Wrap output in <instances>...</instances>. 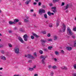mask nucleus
<instances>
[{
    "label": "nucleus",
    "mask_w": 76,
    "mask_h": 76,
    "mask_svg": "<svg viewBox=\"0 0 76 76\" xmlns=\"http://www.w3.org/2000/svg\"><path fill=\"white\" fill-rule=\"evenodd\" d=\"M47 56H44V55H42L40 57V58L41 59H42L41 60V62L42 64H44V66H45V61H44L45 60V58H47Z\"/></svg>",
    "instance_id": "obj_1"
},
{
    "label": "nucleus",
    "mask_w": 76,
    "mask_h": 76,
    "mask_svg": "<svg viewBox=\"0 0 76 76\" xmlns=\"http://www.w3.org/2000/svg\"><path fill=\"white\" fill-rule=\"evenodd\" d=\"M14 51L16 54L19 53V48L18 47H15L14 48Z\"/></svg>",
    "instance_id": "obj_2"
},
{
    "label": "nucleus",
    "mask_w": 76,
    "mask_h": 76,
    "mask_svg": "<svg viewBox=\"0 0 76 76\" xmlns=\"http://www.w3.org/2000/svg\"><path fill=\"white\" fill-rule=\"evenodd\" d=\"M67 34H69L70 35H73V32L71 31V30L70 29L69 27H68L67 28Z\"/></svg>",
    "instance_id": "obj_3"
},
{
    "label": "nucleus",
    "mask_w": 76,
    "mask_h": 76,
    "mask_svg": "<svg viewBox=\"0 0 76 76\" xmlns=\"http://www.w3.org/2000/svg\"><path fill=\"white\" fill-rule=\"evenodd\" d=\"M45 12V11L44 10L40 9L39 11V13L40 15H42V13H44Z\"/></svg>",
    "instance_id": "obj_4"
},
{
    "label": "nucleus",
    "mask_w": 76,
    "mask_h": 76,
    "mask_svg": "<svg viewBox=\"0 0 76 76\" xmlns=\"http://www.w3.org/2000/svg\"><path fill=\"white\" fill-rule=\"evenodd\" d=\"M28 58H30L31 59H35V57L30 54L28 55Z\"/></svg>",
    "instance_id": "obj_5"
},
{
    "label": "nucleus",
    "mask_w": 76,
    "mask_h": 76,
    "mask_svg": "<svg viewBox=\"0 0 76 76\" xmlns=\"http://www.w3.org/2000/svg\"><path fill=\"white\" fill-rule=\"evenodd\" d=\"M23 38H24V41H28V39H27V38H28V36H27V34H25L23 36Z\"/></svg>",
    "instance_id": "obj_6"
},
{
    "label": "nucleus",
    "mask_w": 76,
    "mask_h": 76,
    "mask_svg": "<svg viewBox=\"0 0 76 76\" xmlns=\"http://www.w3.org/2000/svg\"><path fill=\"white\" fill-rule=\"evenodd\" d=\"M52 12L53 13H56L57 12V11L56 10V7H52Z\"/></svg>",
    "instance_id": "obj_7"
},
{
    "label": "nucleus",
    "mask_w": 76,
    "mask_h": 76,
    "mask_svg": "<svg viewBox=\"0 0 76 76\" xmlns=\"http://www.w3.org/2000/svg\"><path fill=\"white\" fill-rule=\"evenodd\" d=\"M41 42L42 43V45H43V46H45V41L43 39H42L41 40Z\"/></svg>",
    "instance_id": "obj_8"
},
{
    "label": "nucleus",
    "mask_w": 76,
    "mask_h": 76,
    "mask_svg": "<svg viewBox=\"0 0 76 76\" xmlns=\"http://www.w3.org/2000/svg\"><path fill=\"white\" fill-rule=\"evenodd\" d=\"M18 39L22 43H23V40H22V38L21 37H18Z\"/></svg>",
    "instance_id": "obj_9"
},
{
    "label": "nucleus",
    "mask_w": 76,
    "mask_h": 76,
    "mask_svg": "<svg viewBox=\"0 0 76 76\" xmlns=\"http://www.w3.org/2000/svg\"><path fill=\"white\" fill-rule=\"evenodd\" d=\"M0 58L2 60H6V58L5 57V56H0Z\"/></svg>",
    "instance_id": "obj_10"
},
{
    "label": "nucleus",
    "mask_w": 76,
    "mask_h": 76,
    "mask_svg": "<svg viewBox=\"0 0 76 76\" xmlns=\"http://www.w3.org/2000/svg\"><path fill=\"white\" fill-rule=\"evenodd\" d=\"M61 69H64V70H67V68L66 66H64L62 67H61Z\"/></svg>",
    "instance_id": "obj_11"
},
{
    "label": "nucleus",
    "mask_w": 76,
    "mask_h": 76,
    "mask_svg": "<svg viewBox=\"0 0 76 76\" xmlns=\"http://www.w3.org/2000/svg\"><path fill=\"white\" fill-rule=\"evenodd\" d=\"M31 1V0H27L25 2V4H26L28 5L29 3H30Z\"/></svg>",
    "instance_id": "obj_12"
},
{
    "label": "nucleus",
    "mask_w": 76,
    "mask_h": 76,
    "mask_svg": "<svg viewBox=\"0 0 76 76\" xmlns=\"http://www.w3.org/2000/svg\"><path fill=\"white\" fill-rule=\"evenodd\" d=\"M63 31L64 32L65 31V29H66V26L64 24L63 25Z\"/></svg>",
    "instance_id": "obj_13"
},
{
    "label": "nucleus",
    "mask_w": 76,
    "mask_h": 76,
    "mask_svg": "<svg viewBox=\"0 0 76 76\" xmlns=\"http://www.w3.org/2000/svg\"><path fill=\"white\" fill-rule=\"evenodd\" d=\"M32 34L34 37H35L36 38H38V35H37L35 33H34L32 32Z\"/></svg>",
    "instance_id": "obj_14"
},
{
    "label": "nucleus",
    "mask_w": 76,
    "mask_h": 76,
    "mask_svg": "<svg viewBox=\"0 0 76 76\" xmlns=\"http://www.w3.org/2000/svg\"><path fill=\"white\" fill-rule=\"evenodd\" d=\"M68 8H69V5L68 4H67L66 5V6L64 7V10H66V9H67Z\"/></svg>",
    "instance_id": "obj_15"
},
{
    "label": "nucleus",
    "mask_w": 76,
    "mask_h": 76,
    "mask_svg": "<svg viewBox=\"0 0 76 76\" xmlns=\"http://www.w3.org/2000/svg\"><path fill=\"white\" fill-rule=\"evenodd\" d=\"M24 22H26V23H28L29 22V20L28 19H25L24 20Z\"/></svg>",
    "instance_id": "obj_16"
},
{
    "label": "nucleus",
    "mask_w": 76,
    "mask_h": 76,
    "mask_svg": "<svg viewBox=\"0 0 76 76\" xmlns=\"http://www.w3.org/2000/svg\"><path fill=\"white\" fill-rule=\"evenodd\" d=\"M57 23L56 24V26L57 27L58 26H59V20H58L57 21Z\"/></svg>",
    "instance_id": "obj_17"
},
{
    "label": "nucleus",
    "mask_w": 76,
    "mask_h": 76,
    "mask_svg": "<svg viewBox=\"0 0 76 76\" xmlns=\"http://www.w3.org/2000/svg\"><path fill=\"white\" fill-rule=\"evenodd\" d=\"M9 23L10 25H12V24H15V22H12L11 21H9Z\"/></svg>",
    "instance_id": "obj_18"
},
{
    "label": "nucleus",
    "mask_w": 76,
    "mask_h": 76,
    "mask_svg": "<svg viewBox=\"0 0 76 76\" xmlns=\"http://www.w3.org/2000/svg\"><path fill=\"white\" fill-rule=\"evenodd\" d=\"M19 21V20L18 19H16L14 20V22H15V23H17V22H18Z\"/></svg>",
    "instance_id": "obj_19"
},
{
    "label": "nucleus",
    "mask_w": 76,
    "mask_h": 76,
    "mask_svg": "<svg viewBox=\"0 0 76 76\" xmlns=\"http://www.w3.org/2000/svg\"><path fill=\"white\" fill-rule=\"evenodd\" d=\"M66 48L67 50H72V48L70 47H66Z\"/></svg>",
    "instance_id": "obj_20"
},
{
    "label": "nucleus",
    "mask_w": 76,
    "mask_h": 76,
    "mask_svg": "<svg viewBox=\"0 0 76 76\" xmlns=\"http://www.w3.org/2000/svg\"><path fill=\"white\" fill-rule=\"evenodd\" d=\"M57 39V37L56 36H54V40H55V41H56Z\"/></svg>",
    "instance_id": "obj_21"
},
{
    "label": "nucleus",
    "mask_w": 76,
    "mask_h": 76,
    "mask_svg": "<svg viewBox=\"0 0 76 76\" xmlns=\"http://www.w3.org/2000/svg\"><path fill=\"white\" fill-rule=\"evenodd\" d=\"M55 53L56 55H58V54H59V52L57 51H55Z\"/></svg>",
    "instance_id": "obj_22"
},
{
    "label": "nucleus",
    "mask_w": 76,
    "mask_h": 76,
    "mask_svg": "<svg viewBox=\"0 0 76 76\" xmlns=\"http://www.w3.org/2000/svg\"><path fill=\"white\" fill-rule=\"evenodd\" d=\"M34 68H29V70L30 71H33V70H34Z\"/></svg>",
    "instance_id": "obj_23"
},
{
    "label": "nucleus",
    "mask_w": 76,
    "mask_h": 76,
    "mask_svg": "<svg viewBox=\"0 0 76 76\" xmlns=\"http://www.w3.org/2000/svg\"><path fill=\"white\" fill-rule=\"evenodd\" d=\"M52 68L53 69H56V68H57V67L56 66L54 65V66H53L52 67Z\"/></svg>",
    "instance_id": "obj_24"
},
{
    "label": "nucleus",
    "mask_w": 76,
    "mask_h": 76,
    "mask_svg": "<svg viewBox=\"0 0 76 76\" xmlns=\"http://www.w3.org/2000/svg\"><path fill=\"white\" fill-rule=\"evenodd\" d=\"M48 14L50 16H51V13L49 11L48 12Z\"/></svg>",
    "instance_id": "obj_25"
},
{
    "label": "nucleus",
    "mask_w": 76,
    "mask_h": 76,
    "mask_svg": "<svg viewBox=\"0 0 76 76\" xmlns=\"http://www.w3.org/2000/svg\"><path fill=\"white\" fill-rule=\"evenodd\" d=\"M39 53H40V54H42L43 53V51H42V50H39Z\"/></svg>",
    "instance_id": "obj_26"
},
{
    "label": "nucleus",
    "mask_w": 76,
    "mask_h": 76,
    "mask_svg": "<svg viewBox=\"0 0 76 76\" xmlns=\"http://www.w3.org/2000/svg\"><path fill=\"white\" fill-rule=\"evenodd\" d=\"M74 47L76 46V40L74 41Z\"/></svg>",
    "instance_id": "obj_27"
},
{
    "label": "nucleus",
    "mask_w": 76,
    "mask_h": 76,
    "mask_svg": "<svg viewBox=\"0 0 76 76\" xmlns=\"http://www.w3.org/2000/svg\"><path fill=\"white\" fill-rule=\"evenodd\" d=\"M53 48V47L52 46H49L48 47V49L50 50H51Z\"/></svg>",
    "instance_id": "obj_28"
},
{
    "label": "nucleus",
    "mask_w": 76,
    "mask_h": 76,
    "mask_svg": "<svg viewBox=\"0 0 76 76\" xmlns=\"http://www.w3.org/2000/svg\"><path fill=\"white\" fill-rule=\"evenodd\" d=\"M44 16L45 19H47L48 17H47V14H45L44 15Z\"/></svg>",
    "instance_id": "obj_29"
},
{
    "label": "nucleus",
    "mask_w": 76,
    "mask_h": 76,
    "mask_svg": "<svg viewBox=\"0 0 76 76\" xmlns=\"http://www.w3.org/2000/svg\"><path fill=\"white\" fill-rule=\"evenodd\" d=\"M59 1V0H53V2L54 3H55L56 1Z\"/></svg>",
    "instance_id": "obj_30"
},
{
    "label": "nucleus",
    "mask_w": 76,
    "mask_h": 76,
    "mask_svg": "<svg viewBox=\"0 0 76 76\" xmlns=\"http://www.w3.org/2000/svg\"><path fill=\"white\" fill-rule=\"evenodd\" d=\"M34 57H37V53L36 52H34Z\"/></svg>",
    "instance_id": "obj_31"
},
{
    "label": "nucleus",
    "mask_w": 76,
    "mask_h": 76,
    "mask_svg": "<svg viewBox=\"0 0 76 76\" xmlns=\"http://www.w3.org/2000/svg\"><path fill=\"white\" fill-rule=\"evenodd\" d=\"M54 74V73H53V72H50V75L51 76H53V75Z\"/></svg>",
    "instance_id": "obj_32"
},
{
    "label": "nucleus",
    "mask_w": 76,
    "mask_h": 76,
    "mask_svg": "<svg viewBox=\"0 0 76 76\" xmlns=\"http://www.w3.org/2000/svg\"><path fill=\"white\" fill-rule=\"evenodd\" d=\"M51 67H52V66L51 65H49L48 66V68H49V69H51Z\"/></svg>",
    "instance_id": "obj_33"
},
{
    "label": "nucleus",
    "mask_w": 76,
    "mask_h": 76,
    "mask_svg": "<svg viewBox=\"0 0 76 76\" xmlns=\"http://www.w3.org/2000/svg\"><path fill=\"white\" fill-rule=\"evenodd\" d=\"M51 36V35L50 34L48 33L47 35V37H50Z\"/></svg>",
    "instance_id": "obj_34"
},
{
    "label": "nucleus",
    "mask_w": 76,
    "mask_h": 76,
    "mask_svg": "<svg viewBox=\"0 0 76 76\" xmlns=\"http://www.w3.org/2000/svg\"><path fill=\"white\" fill-rule=\"evenodd\" d=\"M48 41H52V40L51 39H48Z\"/></svg>",
    "instance_id": "obj_35"
},
{
    "label": "nucleus",
    "mask_w": 76,
    "mask_h": 76,
    "mask_svg": "<svg viewBox=\"0 0 76 76\" xmlns=\"http://www.w3.org/2000/svg\"><path fill=\"white\" fill-rule=\"evenodd\" d=\"M61 53H62V54H64V51L63 50H61Z\"/></svg>",
    "instance_id": "obj_36"
},
{
    "label": "nucleus",
    "mask_w": 76,
    "mask_h": 76,
    "mask_svg": "<svg viewBox=\"0 0 76 76\" xmlns=\"http://www.w3.org/2000/svg\"><path fill=\"white\" fill-rule=\"evenodd\" d=\"M26 19H29V17L28 16H26Z\"/></svg>",
    "instance_id": "obj_37"
},
{
    "label": "nucleus",
    "mask_w": 76,
    "mask_h": 76,
    "mask_svg": "<svg viewBox=\"0 0 76 76\" xmlns=\"http://www.w3.org/2000/svg\"><path fill=\"white\" fill-rule=\"evenodd\" d=\"M4 47V45L0 44V48Z\"/></svg>",
    "instance_id": "obj_38"
},
{
    "label": "nucleus",
    "mask_w": 76,
    "mask_h": 76,
    "mask_svg": "<svg viewBox=\"0 0 76 76\" xmlns=\"http://www.w3.org/2000/svg\"><path fill=\"white\" fill-rule=\"evenodd\" d=\"M8 45L9 47H12V45L11 44H10L9 43L8 44Z\"/></svg>",
    "instance_id": "obj_39"
},
{
    "label": "nucleus",
    "mask_w": 76,
    "mask_h": 76,
    "mask_svg": "<svg viewBox=\"0 0 76 76\" xmlns=\"http://www.w3.org/2000/svg\"><path fill=\"white\" fill-rule=\"evenodd\" d=\"M73 66L75 69H76V64H74Z\"/></svg>",
    "instance_id": "obj_40"
},
{
    "label": "nucleus",
    "mask_w": 76,
    "mask_h": 76,
    "mask_svg": "<svg viewBox=\"0 0 76 76\" xmlns=\"http://www.w3.org/2000/svg\"><path fill=\"white\" fill-rule=\"evenodd\" d=\"M32 60H30L28 61V63H32Z\"/></svg>",
    "instance_id": "obj_41"
},
{
    "label": "nucleus",
    "mask_w": 76,
    "mask_h": 76,
    "mask_svg": "<svg viewBox=\"0 0 76 76\" xmlns=\"http://www.w3.org/2000/svg\"><path fill=\"white\" fill-rule=\"evenodd\" d=\"M73 31H76V28L75 27L73 28Z\"/></svg>",
    "instance_id": "obj_42"
},
{
    "label": "nucleus",
    "mask_w": 76,
    "mask_h": 76,
    "mask_svg": "<svg viewBox=\"0 0 76 76\" xmlns=\"http://www.w3.org/2000/svg\"><path fill=\"white\" fill-rule=\"evenodd\" d=\"M49 27L50 28H51L52 27V23H50L49 24Z\"/></svg>",
    "instance_id": "obj_43"
},
{
    "label": "nucleus",
    "mask_w": 76,
    "mask_h": 76,
    "mask_svg": "<svg viewBox=\"0 0 76 76\" xmlns=\"http://www.w3.org/2000/svg\"><path fill=\"white\" fill-rule=\"evenodd\" d=\"M72 76H76V73H74L72 74Z\"/></svg>",
    "instance_id": "obj_44"
},
{
    "label": "nucleus",
    "mask_w": 76,
    "mask_h": 76,
    "mask_svg": "<svg viewBox=\"0 0 76 76\" xmlns=\"http://www.w3.org/2000/svg\"><path fill=\"white\" fill-rule=\"evenodd\" d=\"M72 38H73L74 39L75 38V35H72Z\"/></svg>",
    "instance_id": "obj_45"
},
{
    "label": "nucleus",
    "mask_w": 76,
    "mask_h": 76,
    "mask_svg": "<svg viewBox=\"0 0 76 76\" xmlns=\"http://www.w3.org/2000/svg\"><path fill=\"white\" fill-rule=\"evenodd\" d=\"M46 31H42V33L43 34H46Z\"/></svg>",
    "instance_id": "obj_46"
},
{
    "label": "nucleus",
    "mask_w": 76,
    "mask_h": 76,
    "mask_svg": "<svg viewBox=\"0 0 76 76\" xmlns=\"http://www.w3.org/2000/svg\"><path fill=\"white\" fill-rule=\"evenodd\" d=\"M31 39H34V37L33 36H31Z\"/></svg>",
    "instance_id": "obj_47"
},
{
    "label": "nucleus",
    "mask_w": 76,
    "mask_h": 76,
    "mask_svg": "<svg viewBox=\"0 0 76 76\" xmlns=\"http://www.w3.org/2000/svg\"><path fill=\"white\" fill-rule=\"evenodd\" d=\"M64 2H62V4L61 5V6H64Z\"/></svg>",
    "instance_id": "obj_48"
},
{
    "label": "nucleus",
    "mask_w": 76,
    "mask_h": 76,
    "mask_svg": "<svg viewBox=\"0 0 76 76\" xmlns=\"http://www.w3.org/2000/svg\"><path fill=\"white\" fill-rule=\"evenodd\" d=\"M41 3L40 2H39L38 3V5L40 6H41Z\"/></svg>",
    "instance_id": "obj_49"
},
{
    "label": "nucleus",
    "mask_w": 76,
    "mask_h": 76,
    "mask_svg": "<svg viewBox=\"0 0 76 76\" xmlns=\"http://www.w3.org/2000/svg\"><path fill=\"white\" fill-rule=\"evenodd\" d=\"M54 60L55 61H57V60L56 58H54Z\"/></svg>",
    "instance_id": "obj_50"
},
{
    "label": "nucleus",
    "mask_w": 76,
    "mask_h": 76,
    "mask_svg": "<svg viewBox=\"0 0 76 76\" xmlns=\"http://www.w3.org/2000/svg\"><path fill=\"white\" fill-rule=\"evenodd\" d=\"M13 76H20V75H14Z\"/></svg>",
    "instance_id": "obj_51"
},
{
    "label": "nucleus",
    "mask_w": 76,
    "mask_h": 76,
    "mask_svg": "<svg viewBox=\"0 0 76 76\" xmlns=\"http://www.w3.org/2000/svg\"><path fill=\"white\" fill-rule=\"evenodd\" d=\"M42 7L43 8H45V7H46L45 6L43 5L42 6Z\"/></svg>",
    "instance_id": "obj_52"
},
{
    "label": "nucleus",
    "mask_w": 76,
    "mask_h": 76,
    "mask_svg": "<svg viewBox=\"0 0 76 76\" xmlns=\"http://www.w3.org/2000/svg\"><path fill=\"white\" fill-rule=\"evenodd\" d=\"M52 5H53V4H52V3H50L49 4V6H50V7L52 6Z\"/></svg>",
    "instance_id": "obj_53"
},
{
    "label": "nucleus",
    "mask_w": 76,
    "mask_h": 76,
    "mask_svg": "<svg viewBox=\"0 0 76 76\" xmlns=\"http://www.w3.org/2000/svg\"><path fill=\"white\" fill-rule=\"evenodd\" d=\"M36 68V66H33V69H35Z\"/></svg>",
    "instance_id": "obj_54"
},
{
    "label": "nucleus",
    "mask_w": 76,
    "mask_h": 76,
    "mask_svg": "<svg viewBox=\"0 0 76 76\" xmlns=\"http://www.w3.org/2000/svg\"><path fill=\"white\" fill-rule=\"evenodd\" d=\"M44 51H47V50L45 48L44 49Z\"/></svg>",
    "instance_id": "obj_55"
},
{
    "label": "nucleus",
    "mask_w": 76,
    "mask_h": 76,
    "mask_svg": "<svg viewBox=\"0 0 76 76\" xmlns=\"http://www.w3.org/2000/svg\"><path fill=\"white\" fill-rule=\"evenodd\" d=\"M8 32L10 33H12V31L10 30V31H8Z\"/></svg>",
    "instance_id": "obj_56"
},
{
    "label": "nucleus",
    "mask_w": 76,
    "mask_h": 76,
    "mask_svg": "<svg viewBox=\"0 0 76 76\" xmlns=\"http://www.w3.org/2000/svg\"><path fill=\"white\" fill-rule=\"evenodd\" d=\"M38 76V75L37 74H35L34 75V76Z\"/></svg>",
    "instance_id": "obj_57"
},
{
    "label": "nucleus",
    "mask_w": 76,
    "mask_h": 76,
    "mask_svg": "<svg viewBox=\"0 0 76 76\" xmlns=\"http://www.w3.org/2000/svg\"><path fill=\"white\" fill-rule=\"evenodd\" d=\"M34 5H36V4H37V3L34 2Z\"/></svg>",
    "instance_id": "obj_58"
},
{
    "label": "nucleus",
    "mask_w": 76,
    "mask_h": 76,
    "mask_svg": "<svg viewBox=\"0 0 76 76\" xmlns=\"http://www.w3.org/2000/svg\"><path fill=\"white\" fill-rule=\"evenodd\" d=\"M3 70V68H0V70Z\"/></svg>",
    "instance_id": "obj_59"
},
{
    "label": "nucleus",
    "mask_w": 76,
    "mask_h": 76,
    "mask_svg": "<svg viewBox=\"0 0 76 76\" xmlns=\"http://www.w3.org/2000/svg\"><path fill=\"white\" fill-rule=\"evenodd\" d=\"M33 11H34V10H30V12H33Z\"/></svg>",
    "instance_id": "obj_60"
},
{
    "label": "nucleus",
    "mask_w": 76,
    "mask_h": 76,
    "mask_svg": "<svg viewBox=\"0 0 76 76\" xmlns=\"http://www.w3.org/2000/svg\"><path fill=\"white\" fill-rule=\"evenodd\" d=\"M25 57H28V55H25Z\"/></svg>",
    "instance_id": "obj_61"
},
{
    "label": "nucleus",
    "mask_w": 76,
    "mask_h": 76,
    "mask_svg": "<svg viewBox=\"0 0 76 76\" xmlns=\"http://www.w3.org/2000/svg\"><path fill=\"white\" fill-rule=\"evenodd\" d=\"M1 53H4V51H3V50H2V51H1Z\"/></svg>",
    "instance_id": "obj_62"
},
{
    "label": "nucleus",
    "mask_w": 76,
    "mask_h": 76,
    "mask_svg": "<svg viewBox=\"0 0 76 76\" xmlns=\"http://www.w3.org/2000/svg\"><path fill=\"white\" fill-rule=\"evenodd\" d=\"M35 1L36 2H38L39 0H35Z\"/></svg>",
    "instance_id": "obj_63"
},
{
    "label": "nucleus",
    "mask_w": 76,
    "mask_h": 76,
    "mask_svg": "<svg viewBox=\"0 0 76 76\" xmlns=\"http://www.w3.org/2000/svg\"><path fill=\"white\" fill-rule=\"evenodd\" d=\"M18 24L19 25H21V23H19Z\"/></svg>",
    "instance_id": "obj_64"
}]
</instances>
